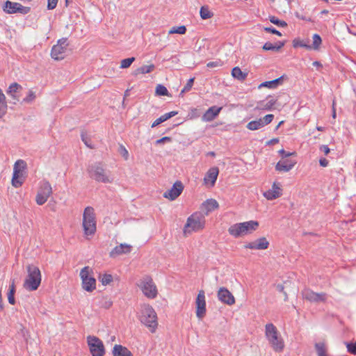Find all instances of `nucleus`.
<instances>
[{
	"label": "nucleus",
	"mask_w": 356,
	"mask_h": 356,
	"mask_svg": "<svg viewBox=\"0 0 356 356\" xmlns=\"http://www.w3.org/2000/svg\"><path fill=\"white\" fill-rule=\"evenodd\" d=\"M140 323L152 334L155 333L159 327V319L155 309L149 304L140 306L136 314Z\"/></svg>",
	"instance_id": "f257e3e1"
},
{
	"label": "nucleus",
	"mask_w": 356,
	"mask_h": 356,
	"mask_svg": "<svg viewBox=\"0 0 356 356\" xmlns=\"http://www.w3.org/2000/svg\"><path fill=\"white\" fill-rule=\"evenodd\" d=\"M265 337L275 353H282L285 348L284 340L280 332L272 323L265 325Z\"/></svg>",
	"instance_id": "f03ea898"
},
{
	"label": "nucleus",
	"mask_w": 356,
	"mask_h": 356,
	"mask_svg": "<svg viewBox=\"0 0 356 356\" xmlns=\"http://www.w3.org/2000/svg\"><path fill=\"white\" fill-rule=\"evenodd\" d=\"M82 227L85 238L90 239L95 235L97 230V221L95 210L91 207H87L83 211Z\"/></svg>",
	"instance_id": "7ed1b4c3"
},
{
	"label": "nucleus",
	"mask_w": 356,
	"mask_h": 356,
	"mask_svg": "<svg viewBox=\"0 0 356 356\" xmlns=\"http://www.w3.org/2000/svg\"><path fill=\"white\" fill-rule=\"evenodd\" d=\"M27 275L24 280L23 286L29 291H35L40 285L42 275L38 267L34 265L26 266Z\"/></svg>",
	"instance_id": "20e7f679"
},
{
	"label": "nucleus",
	"mask_w": 356,
	"mask_h": 356,
	"mask_svg": "<svg viewBox=\"0 0 356 356\" xmlns=\"http://www.w3.org/2000/svg\"><path fill=\"white\" fill-rule=\"evenodd\" d=\"M205 222V218L200 212L193 213L186 220L183 229L184 235L187 236L193 232L202 230L204 228Z\"/></svg>",
	"instance_id": "39448f33"
},
{
	"label": "nucleus",
	"mask_w": 356,
	"mask_h": 356,
	"mask_svg": "<svg viewBox=\"0 0 356 356\" xmlns=\"http://www.w3.org/2000/svg\"><path fill=\"white\" fill-rule=\"evenodd\" d=\"M93 270L90 266L83 267L79 273L81 280L82 289L89 293H92L96 289V280L94 277Z\"/></svg>",
	"instance_id": "423d86ee"
},
{
	"label": "nucleus",
	"mask_w": 356,
	"mask_h": 356,
	"mask_svg": "<svg viewBox=\"0 0 356 356\" xmlns=\"http://www.w3.org/2000/svg\"><path fill=\"white\" fill-rule=\"evenodd\" d=\"M26 163L23 160H17L13 166V174L11 180L13 186L15 188L20 187L25 181V169Z\"/></svg>",
	"instance_id": "0eeeda50"
},
{
	"label": "nucleus",
	"mask_w": 356,
	"mask_h": 356,
	"mask_svg": "<svg viewBox=\"0 0 356 356\" xmlns=\"http://www.w3.org/2000/svg\"><path fill=\"white\" fill-rule=\"evenodd\" d=\"M138 286L146 298L154 299L157 297V286L151 277L146 276L141 279Z\"/></svg>",
	"instance_id": "6e6552de"
},
{
	"label": "nucleus",
	"mask_w": 356,
	"mask_h": 356,
	"mask_svg": "<svg viewBox=\"0 0 356 356\" xmlns=\"http://www.w3.org/2000/svg\"><path fill=\"white\" fill-rule=\"evenodd\" d=\"M52 193V187L49 181L47 180L40 181L35 196L36 204L39 206L43 205L47 202Z\"/></svg>",
	"instance_id": "1a4fd4ad"
},
{
	"label": "nucleus",
	"mask_w": 356,
	"mask_h": 356,
	"mask_svg": "<svg viewBox=\"0 0 356 356\" xmlns=\"http://www.w3.org/2000/svg\"><path fill=\"white\" fill-rule=\"evenodd\" d=\"M69 44L67 38L59 39L51 49V57L54 60H62L67 56Z\"/></svg>",
	"instance_id": "9d476101"
},
{
	"label": "nucleus",
	"mask_w": 356,
	"mask_h": 356,
	"mask_svg": "<svg viewBox=\"0 0 356 356\" xmlns=\"http://www.w3.org/2000/svg\"><path fill=\"white\" fill-rule=\"evenodd\" d=\"M87 343L92 356H104L105 348L102 341L95 336H88Z\"/></svg>",
	"instance_id": "9b49d317"
},
{
	"label": "nucleus",
	"mask_w": 356,
	"mask_h": 356,
	"mask_svg": "<svg viewBox=\"0 0 356 356\" xmlns=\"http://www.w3.org/2000/svg\"><path fill=\"white\" fill-rule=\"evenodd\" d=\"M195 314L199 320L203 319L207 314L206 297L203 290L199 291L195 299Z\"/></svg>",
	"instance_id": "f8f14e48"
},
{
	"label": "nucleus",
	"mask_w": 356,
	"mask_h": 356,
	"mask_svg": "<svg viewBox=\"0 0 356 356\" xmlns=\"http://www.w3.org/2000/svg\"><path fill=\"white\" fill-rule=\"evenodd\" d=\"M5 13L8 14H14L17 13L26 14L30 11V8L23 6L19 3L6 1L3 7Z\"/></svg>",
	"instance_id": "ddd939ff"
},
{
	"label": "nucleus",
	"mask_w": 356,
	"mask_h": 356,
	"mask_svg": "<svg viewBox=\"0 0 356 356\" xmlns=\"http://www.w3.org/2000/svg\"><path fill=\"white\" fill-rule=\"evenodd\" d=\"M90 176L97 181L103 183H111L113 179L106 174L102 167L99 165L93 166L90 171Z\"/></svg>",
	"instance_id": "4468645a"
},
{
	"label": "nucleus",
	"mask_w": 356,
	"mask_h": 356,
	"mask_svg": "<svg viewBox=\"0 0 356 356\" xmlns=\"http://www.w3.org/2000/svg\"><path fill=\"white\" fill-rule=\"evenodd\" d=\"M303 298L310 302H325L327 296L325 293H316L310 289H305L302 291Z\"/></svg>",
	"instance_id": "2eb2a0df"
},
{
	"label": "nucleus",
	"mask_w": 356,
	"mask_h": 356,
	"mask_svg": "<svg viewBox=\"0 0 356 356\" xmlns=\"http://www.w3.org/2000/svg\"><path fill=\"white\" fill-rule=\"evenodd\" d=\"M274 118L273 114L266 115L263 118H259L256 120L250 121L248 123L246 127L249 130L255 131L264 127V126L270 124Z\"/></svg>",
	"instance_id": "dca6fc26"
},
{
	"label": "nucleus",
	"mask_w": 356,
	"mask_h": 356,
	"mask_svg": "<svg viewBox=\"0 0 356 356\" xmlns=\"http://www.w3.org/2000/svg\"><path fill=\"white\" fill-rule=\"evenodd\" d=\"M219 174V169L218 167L210 168L203 179V184L207 188H212L214 186Z\"/></svg>",
	"instance_id": "f3484780"
},
{
	"label": "nucleus",
	"mask_w": 356,
	"mask_h": 356,
	"mask_svg": "<svg viewBox=\"0 0 356 356\" xmlns=\"http://www.w3.org/2000/svg\"><path fill=\"white\" fill-rule=\"evenodd\" d=\"M282 184L279 182H273L271 188L263 193L264 197L268 200H273L282 195Z\"/></svg>",
	"instance_id": "a211bd4d"
},
{
	"label": "nucleus",
	"mask_w": 356,
	"mask_h": 356,
	"mask_svg": "<svg viewBox=\"0 0 356 356\" xmlns=\"http://www.w3.org/2000/svg\"><path fill=\"white\" fill-rule=\"evenodd\" d=\"M184 190V186L180 181H177L171 188L163 193V197L170 200H175L177 198Z\"/></svg>",
	"instance_id": "6ab92c4d"
},
{
	"label": "nucleus",
	"mask_w": 356,
	"mask_h": 356,
	"mask_svg": "<svg viewBox=\"0 0 356 356\" xmlns=\"http://www.w3.org/2000/svg\"><path fill=\"white\" fill-rule=\"evenodd\" d=\"M218 298L224 304L227 305H233L235 304L236 300L232 293L225 287H220L218 291Z\"/></svg>",
	"instance_id": "aec40b11"
},
{
	"label": "nucleus",
	"mask_w": 356,
	"mask_h": 356,
	"mask_svg": "<svg viewBox=\"0 0 356 356\" xmlns=\"http://www.w3.org/2000/svg\"><path fill=\"white\" fill-rule=\"evenodd\" d=\"M269 246V242L266 237H261L255 241L247 243L244 245L245 249L263 250Z\"/></svg>",
	"instance_id": "412c9836"
},
{
	"label": "nucleus",
	"mask_w": 356,
	"mask_h": 356,
	"mask_svg": "<svg viewBox=\"0 0 356 356\" xmlns=\"http://www.w3.org/2000/svg\"><path fill=\"white\" fill-rule=\"evenodd\" d=\"M296 164V161L295 160L282 158V159L277 163L275 170L278 172H287L293 169Z\"/></svg>",
	"instance_id": "4be33fe9"
},
{
	"label": "nucleus",
	"mask_w": 356,
	"mask_h": 356,
	"mask_svg": "<svg viewBox=\"0 0 356 356\" xmlns=\"http://www.w3.org/2000/svg\"><path fill=\"white\" fill-rule=\"evenodd\" d=\"M131 250L132 246L131 245L127 243H120L111 250L109 255L111 257H116L124 254H129L131 252Z\"/></svg>",
	"instance_id": "5701e85b"
},
{
	"label": "nucleus",
	"mask_w": 356,
	"mask_h": 356,
	"mask_svg": "<svg viewBox=\"0 0 356 356\" xmlns=\"http://www.w3.org/2000/svg\"><path fill=\"white\" fill-rule=\"evenodd\" d=\"M222 107L211 106L204 113L202 120L204 122H211L220 113Z\"/></svg>",
	"instance_id": "b1692460"
},
{
	"label": "nucleus",
	"mask_w": 356,
	"mask_h": 356,
	"mask_svg": "<svg viewBox=\"0 0 356 356\" xmlns=\"http://www.w3.org/2000/svg\"><path fill=\"white\" fill-rule=\"evenodd\" d=\"M22 90V86L17 83H13L8 87L7 94L13 98L14 103L19 99V92Z\"/></svg>",
	"instance_id": "393cba45"
},
{
	"label": "nucleus",
	"mask_w": 356,
	"mask_h": 356,
	"mask_svg": "<svg viewBox=\"0 0 356 356\" xmlns=\"http://www.w3.org/2000/svg\"><path fill=\"white\" fill-rule=\"evenodd\" d=\"M244 236L252 234L259 227V222L256 220H250L242 222Z\"/></svg>",
	"instance_id": "a878e982"
},
{
	"label": "nucleus",
	"mask_w": 356,
	"mask_h": 356,
	"mask_svg": "<svg viewBox=\"0 0 356 356\" xmlns=\"http://www.w3.org/2000/svg\"><path fill=\"white\" fill-rule=\"evenodd\" d=\"M242 222H239L231 225L228 229V232L234 238H240L244 236Z\"/></svg>",
	"instance_id": "bb28decb"
},
{
	"label": "nucleus",
	"mask_w": 356,
	"mask_h": 356,
	"mask_svg": "<svg viewBox=\"0 0 356 356\" xmlns=\"http://www.w3.org/2000/svg\"><path fill=\"white\" fill-rule=\"evenodd\" d=\"M113 356H133L131 352L125 346L115 344L113 348Z\"/></svg>",
	"instance_id": "cd10ccee"
},
{
	"label": "nucleus",
	"mask_w": 356,
	"mask_h": 356,
	"mask_svg": "<svg viewBox=\"0 0 356 356\" xmlns=\"http://www.w3.org/2000/svg\"><path fill=\"white\" fill-rule=\"evenodd\" d=\"M219 207L218 202L215 199H208L204 201L202 204V209L207 212V213L217 209Z\"/></svg>",
	"instance_id": "c85d7f7f"
},
{
	"label": "nucleus",
	"mask_w": 356,
	"mask_h": 356,
	"mask_svg": "<svg viewBox=\"0 0 356 356\" xmlns=\"http://www.w3.org/2000/svg\"><path fill=\"white\" fill-rule=\"evenodd\" d=\"M178 113L177 111H170L169 113H166L163 115H162L161 116H160L159 118H157L156 120H155L152 124V127L154 128L156 126H158L159 124H160L161 123L168 120V119L175 116Z\"/></svg>",
	"instance_id": "c756f323"
},
{
	"label": "nucleus",
	"mask_w": 356,
	"mask_h": 356,
	"mask_svg": "<svg viewBox=\"0 0 356 356\" xmlns=\"http://www.w3.org/2000/svg\"><path fill=\"white\" fill-rule=\"evenodd\" d=\"M155 69V65L152 63L147 65H143L135 70L134 75L138 76L139 74H149L153 72Z\"/></svg>",
	"instance_id": "7c9ffc66"
},
{
	"label": "nucleus",
	"mask_w": 356,
	"mask_h": 356,
	"mask_svg": "<svg viewBox=\"0 0 356 356\" xmlns=\"http://www.w3.org/2000/svg\"><path fill=\"white\" fill-rule=\"evenodd\" d=\"M282 82V76L272 81H264L261 83L259 88L266 87L268 88H276Z\"/></svg>",
	"instance_id": "2f4dec72"
},
{
	"label": "nucleus",
	"mask_w": 356,
	"mask_h": 356,
	"mask_svg": "<svg viewBox=\"0 0 356 356\" xmlns=\"http://www.w3.org/2000/svg\"><path fill=\"white\" fill-rule=\"evenodd\" d=\"M232 76L237 80L244 81L248 73L243 72L239 67H234L232 70Z\"/></svg>",
	"instance_id": "473e14b6"
},
{
	"label": "nucleus",
	"mask_w": 356,
	"mask_h": 356,
	"mask_svg": "<svg viewBox=\"0 0 356 356\" xmlns=\"http://www.w3.org/2000/svg\"><path fill=\"white\" fill-rule=\"evenodd\" d=\"M284 45V42H279L275 44H272L271 42H266L262 49L264 51H278Z\"/></svg>",
	"instance_id": "72a5a7b5"
},
{
	"label": "nucleus",
	"mask_w": 356,
	"mask_h": 356,
	"mask_svg": "<svg viewBox=\"0 0 356 356\" xmlns=\"http://www.w3.org/2000/svg\"><path fill=\"white\" fill-rule=\"evenodd\" d=\"M276 100L274 99H270L268 102H265L264 101L260 102L258 105V108L262 110H270L275 104Z\"/></svg>",
	"instance_id": "f704fd0d"
},
{
	"label": "nucleus",
	"mask_w": 356,
	"mask_h": 356,
	"mask_svg": "<svg viewBox=\"0 0 356 356\" xmlns=\"http://www.w3.org/2000/svg\"><path fill=\"white\" fill-rule=\"evenodd\" d=\"M293 47L294 48L297 47H304L307 49H312L311 46L308 44V41H305L303 40H301L300 38H295L293 42Z\"/></svg>",
	"instance_id": "c9c22d12"
},
{
	"label": "nucleus",
	"mask_w": 356,
	"mask_h": 356,
	"mask_svg": "<svg viewBox=\"0 0 356 356\" xmlns=\"http://www.w3.org/2000/svg\"><path fill=\"white\" fill-rule=\"evenodd\" d=\"M99 280L102 283V285L106 286L108 284H110L113 281V278L112 275L104 273V274L99 275Z\"/></svg>",
	"instance_id": "e433bc0d"
},
{
	"label": "nucleus",
	"mask_w": 356,
	"mask_h": 356,
	"mask_svg": "<svg viewBox=\"0 0 356 356\" xmlns=\"http://www.w3.org/2000/svg\"><path fill=\"white\" fill-rule=\"evenodd\" d=\"M15 286L14 281H13L12 284L9 286V291L8 293V300L10 304L15 305Z\"/></svg>",
	"instance_id": "4c0bfd02"
},
{
	"label": "nucleus",
	"mask_w": 356,
	"mask_h": 356,
	"mask_svg": "<svg viewBox=\"0 0 356 356\" xmlns=\"http://www.w3.org/2000/svg\"><path fill=\"white\" fill-rule=\"evenodd\" d=\"M200 17L202 19H210L213 17V13L209 10L207 6H202L200 10Z\"/></svg>",
	"instance_id": "58836bf2"
},
{
	"label": "nucleus",
	"mask_w": 356,
	"mask_h": 356,
	"mask_svg": "<svg viewBox=\"0 0 356 356\" xmlns=\"http://www.w3.org/2000/svg\"><path fill=\"white\" fill-rule=\"evenodd\" d=\"M8 105L6 96L0 99V118H3L7 113Z\"/></svg>",
	"instance_id": "ea45409f"
},
{
	"label": "nucleus",
	"mask_w": 356,
	"mask_h": 356,
	"mask_svg": "<svg viewBox=\"0 0 356 356\" xmlns=\"http://www.w3.org/2000/svg\"><path fill=\"white\" fill-rule=\"evenodd\" d=\"M186 32V27L184 25H181V26H173L172 27L169 31H168V33L169 34H175V33H177V34H180V35H184L185 34Z\"/></svg>",
	"instance_id": "a19ab883"
},
{
	"label": "nucleus",
	"mask_w": 356,
	"mask_h": 356,
	"mask_svg": "<svg viewBox=\"0 0 356 356\" xmlns=\"http://www.w3.org/2000/svg\"><path fill=\"white\" fill-rule=\"evenodd\" d=\"M155 93L156 95H159V96H168L169 95L168 90L166 88V87H165L164 86L161 85V84H159L156 86V90H155Z\"/></svg>",
	"instance_id": "79ce46f5"
},
{
	"label": "nucleus",
	"mask_w": 356,
	"mask_h": 356,
	"mask_svg": "<svg viewBox=\"0 0 356 356\" xmlns=\"http://www.w3.org/2000/svg\"><path fill=\"white\" fill-rule=\"evenodd\" d=\"M313 38V44L310 45L312 49L314 50H318L322 43L321 38L318 34H314L312 37Z\"/></svg>",
	"instance_id": "37998d69"
},
{
	"label": "nucleus",
	"mask_w": 356,
	"mask_h": 356,
	"mask_svg": "<svg viewBox=\"0 0 356 356\" xmlns=\"http://www.w3.org/2000/svg\"><path fill=\"white\" fill-rule=\"evenodd\" d=\"M318 356H327L324 343H318L315 345Z\"/></svg>",
	"instance_id": "c03bdc74"
},
{
	"label": "nucleus",
	"mask_w": 356,
	"mask_h": 356,
	"mask_svg": "<svg viewBox=\"0 0 356 356\" xmlns=\"http://www.w3.org/2000/svg\"><path fill=\"white\" fill-rule=\"evenodd\" d=\"M135 60L134 57L127 58L125 59H123L120 62V67L122 69H126L130 67V65L132 64V63Z\"/></svg>",
	"instance_id": "a18cd8bd"
},
{
	"label": "nucleus",
	"mask_w": 356,
	"mask_h": 356,
	"mask_svg": "<svg viewBox=\"0 0 356 356\" xmlns=\"http://www.w3.org/2000/svg\"><path fill=\"white\" fill-rule=\"evenodd\" d=\"M270 22L274 24H276L277 26H280L281 27H286L287 26V24L284 21H281L278 19L275 16L270 17Z\"/></svg>",
	"instance_id": "49530a36"
},
{
	"label": "nucleus",
	"mask_w": 356,
	"mask_h": 356,
	"mask_svg": "<svg viewBox=\"0 0 356 356\" xmlns=\"http://www.w3.org/2000/svg\"><path fill=\"white\" fill-rule=\"evenodd\" d=\"M194 79H195L194 78H191L188 81L187 83L186 84V86L182 89L181 92L189 91L191 89V88H192V86L193 85Z\"/></svg>",
	"instance_id": "de8ad7c7"
},
{
	"label": "nucleus",
	"mask_w": 356,
	"mask_h": 356,
	"mask_svg": "<svg viewBox=\"0 0 356 356\" xmlns=\"http://www.w3.org/2000/svg\"><path fill=\"white\" fill-rule=\"evenodd\" d=\"M348 351L353 355H356V342L354 343H347Z\"/></svg>",
	"instance_id": "09e8293b"
},
{
	"label": "nucleus",
	"mask_w": 356,
	"mask_h": 356,
	"mask_svg": "<svg viewBox=\"0 0 356 356\" xmlns=\"http://www.w3.org/2000/svg\"><path fill=\"white\" fill-rule=\"evenodd\" d=\"M58 0H47V9L53 10L54 9L58 3Z\"/></svg>",
	"instance_id": "8fccbe9b"
},
{
	"label": "nucleus",
	"mask_w": 356,
	"mask_h": 356,
	"mask_svg": "<svg viewBox=\"0 0 356 356\" xmlns=\"http://www.w3.org/2000/svg\"><path fill=\"white\" fill-rule=\"evenodd\" d=\"M279 153L281 154L282 157L284 158V159H287V157H289V156H296V152H286L283 149L279 150Z\"/></svg>",
	"instance_id": "3c124183"
},
{
	"label": "nucleus",
	"mask_w": 356,
	"mask_h": 356,
	"mask_svg": "<svg viewBox=\"0 0 356 356\" xmlns=\"http://www.w3.org/2000/svg\"><path fill=\"white\" fill-rule=\"evenodd\" d=\"M264 31L268 33L275 34L278 36H282V33L279 31L272 27H265Z\"/></svg>",
	"instance_id": "603ef678"
},
{
	"label": "nucleus",
	"mask_w": 356,
	"mask_h": 356,
	"mask_svg": "<svg viewBox=\"0 0 356 356\" xmlns=\"http://www.w3.org/2000/svg\"><path fill=\"white\" fill-rule=\"evenodd\" d=\"M35 98V92L32 90L29 92L27 97L24 99L26 102H30Z\"/></svg>",
	"instance_id": "864d4df0"
},
{
	"label": "nucleus",
	"mask_w": 356,
	"mask_h": 356,
	"mask_svg": "<svg viewBox=\"0 0 356 356\" xmlns=\"http://www.w3.org/2000/svg\"><path fill=\"white\" fill-rule=\"evenodd\" d=\"M120 154L124 157L125 160H127L129 158V152L127 149L122 145L120 146Z\"/></svg>",
	"instance_id": "5fc2aeb1"
},
{
	"label": "nucleus",
	"mask_w": 356,
	"mask_h": 356,
	"mask_svg": "<svg viewBox=\"0 0 356 356\" xmlns=\"http://www.w3.org/2000/svg\"><path fill=\"white\" fill-rule=\"evenodd\" d=\"M171 140H172V139H171L170 137L165 136V137H163V138L157 140L156 141V144H161V143H164L165 142H170Z\"/></svg>",
	"instance_id": "6e6d98bb"
},
{
	"label": "nucleus",
	"mask_w": 356,
	"mask_h": 356,
	"mask_svg": "<svg viewBox=\"0 0 356 356\" xmlns=\"http://www.w3.org/2000/svg\"><path fill=\"white\" fill-rule=\"evenodd\" d=\"M221 65V63L220 61H211L207 64V66L208 67H216Z\"/></svg>",
	"instance_id": "4d7b16f0"
},
{
	"label": "nucleus",
	"mask_w": 356,
	"mask_h": 356,
	"mask_svg": "<svg viewBox=\"0 0 356 356\" xmlns=\"http://www.w3.org/2000/svg\"><path fill=\"white\" fill-rule=\"evenodd\" d=\"M320 149L323 152V153L327 155L330 153V148L327 145H322L320 147Z\"/></svg>",
	"instance_id": "13d9d810"
},
{
	"label": "nucleus",
	"mask_w": 356,
	"mask_h": 356,
	"mask_svg": "<svg viewBox=\"0 0 356 356\" xmlns=\"http://www.w3.org/2000/svg\"><path fill=\"white\" fill-rule=\"evenodd\" d=\"M320 165L323 167H326L328 165V161L326 159H321L319 161Z\"/></svg>",
	"instance_id": "bf43d9fd"
},
{
	"label": "nucleus",
	"mask_w": 356,
	"mask_h": 356,
	"mask_svg": "<svg viewBox=\"0 0 356 356\" xmlns=\"http://www.w3.org/2000/svg\"><path fill=\"white\" fill-rule=\"evenodd\" d=\"M335 104H336L335 102L333 101V102H332V118L334 119L336 118V115H337Z\"/></svg>",
	"instance_id": "052dcab7"
},
{
	"label": "nucleus",
	"mask_w": 356,
	"mask_h": 356,
	"mask_svg": "<svg viewBox=\"0 0 356 356\" xmlns=\"http://www.w3.org/2000/svg\"><path fill=\"white\" fill-rule=\"evenodd\" d=\"M277 288H278V289H279L280 291H282V292H283V293H284V296H285V300H286V299L288 298V296H287L286 293L285 291H284V286H282V285H278V286H277Z\"/></svg>",
	"instance_id": "680f3d73"
},
{
	"label": "nucleus",
	"mask_w": 356,
	"mask_h": 356,
	"mask_svg": "<svg viewBox=\"0 0 356 356\" xmlns=\"http://www.w3.org/2000/svg\"><path fill=\"white\" fill-rule=\"evenodd\" d=\"M313 65L314 66H316V67H321L322 66V65L318 61H314L313 63Z\"/></svg>",
	"instance_id": "e2e57ef3"
},
{
	"label": "nucleus",
	"mask_w": 356,
	"mask_h": 356,
	"mask_svg": "<svg viewBox=\"0 0 356 356\" xmlns=\"http://www.w3.org/2000/svg\"><path fill=\"white\" fill-rule=\"evenodd\" d=\"M283 123H284V121H283V120H282V121H280V122H279V124L277 125V127H275V129H279V127H280Z\"/></svg>",
	"instance_id": "0e129e2a"
},
{
	"label": "nucleus",
	"mask_w": 356,
	"mask_h": 356,
	"mask_svg": "<svg viewBox=\"0 0 356 356\" xmlns=\"http://www.w3.org/2000/svg\"><path fill=\"white\" fill-rule=\"evenodd\" d=\"M3 97H5V95L3 93L2 90L0 88V99Z\"/></svg>",
	"instance_id": "69168bd1"
},
{
	"label": "nucleus",
	"mask_w": 356,
	"mask_h": 356,
	"mask_svg": "<svg viewBox=\"0 0 356 356\" xmlns=\"http://www.w3.org/2000/svg\"><path fill=\"white\" fill-rule=\"evenodd\" d=\"M321 14H325H325H327V13H328V10H322V11H321Z\"/></svg>",
	"instance_id": "338daca9"
},
{
	"label": "nucleus",
	"mask_w": 356,
	"mask_h": 356,
	"mask_svg": "<svg viewBox=\"0 0 356 356\" xmlns=\"http://www.w3.org/2000/svg\"><path fill=\"white\" fill-rule=\"evenodd\" d=\"M316 129H317L318 131H323V127H316Z\"/></svg>",
	"instance_id": "774afa93"
}]
</instances>
